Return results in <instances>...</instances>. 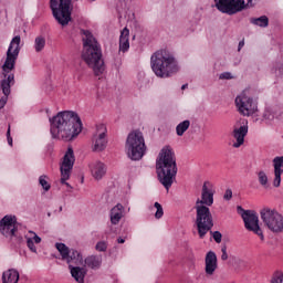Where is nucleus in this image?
I'll return each instance as SVG.
<instances>
[{
    "instance_id": "f8f14e48",
    "label": "nucleus",
    "mask_w": 283,
    "mask_h": 283,
    "mask_svg": "<svg viewBox=\"0 0 283 283\" xmlns=\"http://www.w3.org/2000/svg\"><path fill=\"white\" fill-rule=\"evenodd\" d=\"M234 103L241 116H253L258 112V102L244 93L237 96Z\"/></svg>"
},
{
    "instance_id": "a18cd8bd",
    "label": "nucleus",
    "mask_w": 283,
    "mask_h": 283,
    "mask_svg": "<svg viewBox=\"0 0 283 283\" xmlns=\"http://www.w3.org/2000/svg\"><path fill=\"white\" fill-rule=\"evenodd\" d=\"M189 87V84H184L182 86H181V90H187Z\"/></svg>"
},
{
    "instance_id": "72a5a7b5",
    "label": "nucleus",
    "mask_w": 283,
    "mask_h": 283,
    "mask_svg": "<svg viewBox=\"0 0 283 283\" xmlns=\"http://www.w3.org/2000/svg\"><path fill=\"white\" fill-rule=\"evenodd\" d=\"M271 283H283V273L274 272L271 279Z\"/></svg>"
},
{
    "instance_id": "58836bf2",
    "label": "nucleus",
    "mask_w": 283,
    "mask_h": 283,
    "mask_svg": "<svg viewBox=\"0 0 283 283\" xmlns=\"http://www.w3.org/2000/svg\"><path fill=\"white\" fill-rule=\"evenodd\" d=\"M221 260L227 261L229 260V254L227 253V244L221 245Z\"/></svg>"
},
{
    "instance_id": "7c9ffc66",
    "label": "nucleus",
    "mask_w": 283,
    "mask_h": 283,
    "mask_svg": "<svg viewBox=\"0 0 283 283\" xmlns=\"http://www.w3.org/2000/svg\"><path fill=\"white\" fill-rule=\"evenodd\" d=\"M39 184L44 189V191H50V189L52 188L50 182H48V176H45V175H42L39 177Z\"/></svg>"
},
{
    "instance_id": "c9c22d12",
    "label": "nucleus",
    "mask_w": 283,
    "mask_h": 283,
    "mask_svg": "<svg viewBox=\"0 0 283 283\" xmlns=\"http://www.w3.org/2000/svg\"><path fill=\"white\" fill-rule=\"evenodd\" d=\"M95 249H96V251H99V252L107 251V242H105V241L97 242L95 245Z\"/></svg>"
},
{
    "instance_id": "aec40b11",
    "label": "nucleus",
    "mask_w": 283,
    "mask_h": 283,
    "mask_svg": "<svg viewBox=\"0 0 283 283\" xmlns=\"http://www.w3.org/2000/svg\"><path fill=\"white\" fill-rule=\"evenodd\" d=\"M249 134V125H242L239 128H234L232 132L233 138L237 140L233 144V147L238 149V147H242L244 145V137Z\"/></svg>"
},
{
    "instance_id": "37998d69",
    "label": "nucleus",
    "mask_w": 283,
    "mask_h": 283,
    "mask_svg": "<svg viewBox=\"0 0 283 283\" xmlns=\"http://www.w3.org/2000/svg\"><path fill=\"white\" fill-rule=\"evenodd\" d=\"M243 48H244V40L239 42L238 52H240V50H242Z\"/></svg>"
},
{
    "instance_id": "4be33fe9",
    "label": "nucleus",
    "mask_w": 283,
    "mask_h": 283,
    "mask_svg": "<svg viewBox=\"0 0 283 283\" xmlns=\"http://www.w3.org/2000/svg\"><path fill=\"white\" fill-rule=\"evenodd\" d=\"M84 264L85 266H87V269H92L93 271H98V269H101V266L103 265V256L102 255H88L85 260H84Z\"/></svg>"
},
{
    "instance_id": "4c0bfd02",
    "label": "nucleus",
    "mask_w": 283,
    "mask_h": 283,
    "mask_svg": "<svg viewBox=\"0 0 283 283\" xmlns=\"http://www.w3.org/2000/svg\"><path fill=\"white\" fill-rule=\"evenodd\" d=\"M219 78L221 81H231V78H233V75L231 74V72H223L219 75Z\"/></svg>"
},
{
    "instance_id": "a211bd4d",
    "label": "nucleus",
    "mask_w": 283,
    "mask_h": 283,
    "mask_svg": "<svg viewBox=\"0 0 283 283\" xmlns=\"http://www.w3.org/2000/svg\"><path fill=\"white\" fill-rule=\"evenodd\" d=\"M274 168V179L273 187H280L282 185V174H283V156H276L272 160Z\"/></svg>"
},
{
    "instance_id": "20e7f679",
    "label": "nucleus",
    "mask_w": 283,
    "mask_h": 283,
    "mask_svg": "<svg viewBox=\"0 0 283 283\" xmlns=\"http://www.w3.org/2000/svg\"><path fill=\"white\" fill-rule=\"evenodd\" d=\"M83 52L82 59L88 67H92L95 76H101L105 72V62L103 61V51L96 38L90 31H83Z\"/></svg>"
},
{
    "instance_id": "79ce46f5",
    "label": "nucleus",
    "mask_w": 283,
    "mask_h": 283,
    "mask_svg": "<svg viewBox=\"0 0 283 283\" xmlns=\"http://www.w3.org/2000/svg\"><path fill=\"white\" fill-rule=\"evenodd\" d=\"M7 140H8V145L12 147V136H10V127L8 128V132H7Z\"/></svg>"
},
{
    "instance_id": "cd10ccee",
    "label": "nucleus",
    "mask_w": 283,
    "mask_h": 283,
    "mask_svg": "<svg viewBox=\"0 0 283 283\" xmlns=\"http://www.w3.org/2000/svg\"><path fill=\"white\" fill-rule=\"evenodd\" d=\"M189 127H191V120L186 119L184 122H180L176 126V134H177V136H185V132H187V129H189Z\"/></svg>"
},
{
    "instance_id": "f03ea898",
    "label": "nucleus",
    "mask_w": 283,
    "mask_h": 283,
    "mask_svg": "<svg viewBox=\"0 0 283 283\" xmlns=\"http://www.w3.org/2000/svg\"><path fill=\"white\" fill-rule=\"evenodd\" d=\"M19 52H21V35H15L9 44L6 61L1 66L3 78L0 82V109L6 107L11 87L14 85V75L11 72L17 65Z\"/></svg>"
},
{
    "instance_id": "4468645a",
    "label": "nucleus",
    "mask_w": 283,
    "mask_h": 283,
    "mask_svg": "<svg viewBox=\"0 0 283 283\" xmlns=\"http://www.w3.org/2000/svg\"><path fill=\"white\" fill-rule=\"evenodd\" d=\"M55 249H57L61 259L69 264V266H72V264H75L78 266V264H83V254L74 249H69L65 243H55Z\"/></svg>"
},
{
    "instance_id": "f3484780",
    "label": "nucleus",
    "mask_w": 283,
    "mask_h": 283,
    "mask_svg": "<svg viewBox=\"0 0 283 283\" xmlns=\"http://www.w3.org/2000/svg\"><path fill=\"white\" fill-rule=\"evenodd\" d=\"M107 147V127L104 124L96 126L93 135V151H104Z\"/></svg>"
},
{
    "instance_id": "09e8293b",
    "label": "nucleus",
    "mask_w": 283,
    "mask_h": 283,
    "mask_svg": "<svg viewBox=\"0 0 283 283\" xmlns=\"http://www.w3.org/2000/svg\"><path fill=\"white\" fill-rule=\"evenodd\" d=\"M92 1H96V0H92Z\"/></svg>"
},
{
    "instance_id": "7ed1b4c3",
    "label": "nucleus",
    "mask_w": 283,
    "mask_h": 283,
    "mask_svg": "<svg viewBox=\"0 0 283 283\" xmlns=\"http://www.w3.org/2000/svg\"><path fill=\"white\" fill-rule=\"evenodd\" d=\"M156 171L159 182L167 191L171 189V185L176 180L178 166L176 165V154L170 146H165L156 159Z\"/></svg>"
},
{
    "instance_id": "a878e982",
    "label": "nucleus",
    "mask_w": 283,
    "mask_h": 283,
    "mask_svg": "<svg viewBox=\"0 0 283 283\" xmlns=\"http://www.w3.org/2000/svg\"><path fill=\"white\" fill-rule=\"evenodd\" d=\"M2 283H19V271L9 269L2 273Z\"/></svg>"
},
{
    "instance_id": "ea45409f",
    "label": "nucleus",
    "mask_w": 283,
    "mask_h": 283,
    "mask_svg": "<svg viewBox=\"0 0 283 283\" xmlns=\"http://www.w3.org/2000/svg\"><path fill=\"white\" fill-rule=\"evenodd\" d=\"M233 198V191L231 189H227L223 195V200H231Z\"/></svg>"
},
{
    "instance_id": "de8ad7c7",
    "label": "nucleus",
    "mask_w": 283,
    "mask_h": 283,
    "mask_svg": "<svg viewBox=\"0 0 283 283\" xmlns=\"http://www.w3.org/2000/svg\"><path fill=\"white\" fill-rule=\"evenodd\" d=\"M279 71L282 72V67H279Z\"/></svg>"
},
{
    "instance_id": "423d86ee",
    "label": "nucleus",
    "mask_w": 283,
    "mask_h": 283,
    "mask_svg": "<svg viewBox=\"0 0 283 283\" xmlns=\"http://www.w3.org/2000/svg\"><path fill=\"white\" fill-rule=\"evenodd\" d=\"M125 148L130 160H140L147 151L145 136H143V133L140 130L129 133L126 139Z\"/></svg>"
},
{
    "instance_id": "393cba45",
    "label": "nucleus",
    "mask_w": 283,
    "mask_h": 283,
    "mask_svg": "<svg viewBox=\"0 0 283 283\" xmlns=\"http://www.w3.org/2000/svg\"><path fill=\"white\" fill-rule=\"evenodd\" d=\"M129 50V29L124 28L119 35V52H127Z\"/></svg>"
},
{
    "instance_id": "9d476101",
    "label": "nucleus",
    "mask_w": 283,
    "mask_h": 283,
    "mask_svg": "<svg viewBox=\"0 0 283 283\" xmlns=\"http://www.w3.org/2000/svg\"><path fill=\"white\" fill-rule=\"evenodd\" d=\"M237 211L240 213L245 229L259 235L261 240H264V233L262 232V228H260V217L258 212H255V210H244L242 206H238Z\"/></svg>"
},
{
    "instance_id": "6e6552de",
    "label": "nucleus",
    "mask_w": 283,
    "mask_h": 283,
    "mask_svg": "<svg viewBox=\"0 0 283 283\" xmlns=\"http://www.w3.org/2000/svg\"><path fill=\"white\" fill-rule=\"evenodd\" d=\"M197 211L196 226L199 237L202 239L213 229V214L207 206H195Z\"/></svg>"
},
{
    "instance_id": "39448f33",
    "label": "nucleus",
    "mask_w": 283,
    "mask_h": 283,
    "mask_svg": "<svg viewBox=\"0 0 283 283\" xmlns=\"http://www.w3.org/2000/svg\"><path fill=\"white\" fill-rule=\"evenodd\" d=\"M150 66L158 78H169V76H174L180 70L178 61L167 50L155 52L150 57Z\"/></svg>"
},
{
    "instance_id": "2f4dec72",
    "label": "nucleus",
    "mask_w": 283,
    "mask_h": 283,
    "mask_svg": "<svg viewBox=\"0 0 283 283\" xmlns=\"http://www.w3.org/2000/svg\"><path fill=\"white\" fill-rule=\"evenodd\" d=\"M263 118L272 123V120H275V112L271 108H266L263 113Z\"/></svg>"
},
{
    "instance_id": "c756f323",
    "label": "nucleus",
    "mask_w": 283,
    "mask_h": 283,
    "mask_svg": "<svg viewBox=\"0 0 283 283\" xmlns=\"http://www.w3.org/2000/svg\"><path fill=\"white\" fill-rule=\"evenodd\" d=\"M258 178L261 187H266V185H269V176H266L264 170L258 172Z\"/></svg>"
},
{
    "instance_id": "0eeeda50",
    "label": "nucleus",
    "mask_w": 283,
    "mask_h": 283,
    "mask_svg": "<svg viewBox=\"0 0 283 283\" xmlns=\"http://www.w3.org/2000/svg\"><path fill=\"white\" fill-rule=\"evenodd\" d=\"M50 9L55 21L62 28H65L72 21V10H74L72 0H50Z\"/></svg>"
},
{
    "instance_id": "473e14b6",
    "label": "nucleus",
    "mask_w": 283,
    "mask_h": 283,
    "mask_svg": "<svg viewBox=\"0 0 283 283\" xmlns=\"http://www.w3.org/2000/svg\"><path fill=\"white\" fill-rule=\"evenodd\" d=\"M154 207H155V209H157V211L155 213V218L157 220H160V218H163V216H165V211L163 210V206L159 202H155Z\"/></svg>"
},
{
    "instance_id": "ddd939ff",
    "label": "nucleus",
    "mask_w": 283,
    "mask_h": 283,
    "mask_svg": "<svg viewBox=\"0 0 283 283\" xmlns=\"http://www.w3.org/2000/svg\"><path fill=\"white\" fill-rule=\"evenodd\" d=\"M75 161H76V158L74 157V149H72V147H69L63 157V161L60 166V171H61V184L65 185L66 187H70V189H72V186H70L67 180H70V174H72V169H74Z\"/></svg>"
},
{
    "instance_id": "49530a36",
    "label": "nucleus",
    "mask_w": 283,
    "mask_h": 283,
    "mask_svg": "<svg viewBox=\"0 0 283 283\" xmlns=\"http://www.w3.org/2000/svg\"><path fill=\"white\" fill-rule=\"evenodd\" d=\"M60 211H63V207H60Z\"/></svg>"
},
{
    "instance_id": "c03bdc74",
    "label": "nucleus",
    "mask_w": 283,
    "mask_h": 283,
    "mask_svg": "<svg viewBox=\"0 0 283 283\" xmlns=\"http://www.w3.org/2000/svg\"><path fill=\"white\" fill-rule=\"evenodd\" d=\"M117 243H118V244H125V239H123V238L119 237V238L117 239Z\"/></svg>"
},
{
    "instance_id": "e433bc0d",
    "label": "nucleus",
    "mask_w": 283,
    "mask_h": 283,
    "mask_svg": "<svg viewBox=\"0 0 283 283\" xmlns=\"http://www.w3.org/2000/svg\"><path fill=\"white\" fill-rule=\"evenodd\" d=\"M27 245H28V249L32 251V253H36V247L34 245V241L32 238L27 239Z\"/></svg>"
},
{
    "instance_id": "1a4fd4ad",
    "label": "nucleus",
    "mask_w": 283,
    "mask_h": 283,
    "mask_svg": "<svg viewBox=\"0 0 283 283\" xmlns=\"http://www.w3.org/2000/svg\"><path fill=\"white\" fill-rule=\"evenodd\" d=\"M263 224L272 233H283V216L275 209L263 208L260 210Z\"/></svg>"
},
{
    "instance_id": "f257e3e1",
    "label": "nucleus",
    "mask_w": 283,
    "mask_h": 283,
    "mask_svg": "<svg viewBox=\"0 0 283 283\" xmlns=\"http://www.w3.org/2000/svg\"><path fill=\"white\" fill-rule=\"evenodd\" d=\"M50 120V132L52 138H62V140H74L83 132V122L78 114L73 111H62Z\"/></svg>"
},
{
    "instance_id": "a19ab883",
    "label": "nucleus",
    "mask_w": 283,
    "mask_h": 283,
    "mask_svg": "<svg viewBox=\"0 0 283 283\" xmlns=\"http://www.w3.org/2000/svg\"><path fill=\"white\" fill-rule=\"evenodd\" d=\"M29 233L33 234V238H31L35 244H41V237H39L36 233H34L33 231H29Z\"/></svg>"
},
{
    "instance_id": "2eb2a0df",
    "label": "nucleus",
    "mask_w": 283,
    "mask_h": 283,
    "mask_svg": "<svg viewBox=\"0 0 283 283\" xmlns=\"http://www.w3.org/2000/svg\"><path fill=\"white\" fill-rule=\"evenodd\" d=\"M17 231L19 228L17 227V216L7 214L0 220V233L4 235V238H17Z\"/></svg>"
},
{
    "instance_id": "6ab92c4d",
    "label": "nucleus",
    "mask_w": 283,
    "mask_h": 283,
    "mask_svg": "<svg viewBox=\"0 0 283 283\" xmlns=\"http://www.w3.org/2000/svg\"><path fill=\"white\" fill-rule=\"evenodd\" d=\"M205 264L206 275H213V273H216V270L218 269V255H216V252L209 251L206 254Z\"/></svg>"
},
{
    "instance_id": "c85d7f7f",
    "label": "nucleus",
    "mask_w": 283,
    "mask_h": 283,
    "mask_svg": "<svg viewBox=\"0 0 283 283\" xmlns=\"http://www.w3.org/2000/svg\"><path fill=\"white\" fill-rule=\"evenodd\" d=\"M44 49H45V38L42 35L36 36L34 41L35 52H43Z\"/></svg>"
},
{
    "instance_id": "f704fd0d",
    "label": "nucleus",
    "mask_w": 283,
    "mask_h": 283,
    "mask_svg": "<svg viewBox=\"0 0 283 283\" xmlns=\"http://www.w3.org/2000/svg\"><path fill=\"white\" fill-rule=\"evenodd\" d=\"M214 242H217V244H220V242H222V233L220 231H210Z\"/></svg>"
},
{
    "instance_id": "5701e85b",
    "label": "nucleus",
    "mask_w": 283,
    "mask_h": 283,
    "mask_svg": "<svg viewBox=\"0 0 283 283\" xmlns=\"http://www.w3.org/2000/svg\"><path fill=\"white\" fill-rule=\"evenodd\" d=\"M69 269L75 282L85 283V275H87V270H85V268L69 265Z\"/></svg>"
},
{
    "instance_id": "9b49d317",
    "label": "nucleus",
    "mask_w": 283,
    "mask_h": 283,
    "mask_svg": "<svg viewBox=\"0 0 283 283\" xmlns=\"http://www.w3.org/2000/svg\"><path fill=\"white\" fill-rule=\"evenodd\" d=\"M247 6L248 8L253 6V0H248V3L244 0H218L216 3L217 10L222 14H229V17L242 12Z\"/></svg>"
},
{
    "instance_id": "b1692460",
    "label": "nucleus",
    "mask_w": 283,
    "mask_h": 283,
    "mask_svg": "<svg viewBox=\"0 0 283 283\" xmlns=\"http://www.w3.org/2000/svg\"><path fill=\"white\" fill-rule=\"evenodd\" d=\"M123 205L117 203L114 208L111 209L109 218L112 224H118L123 220Z\"/></svg>"
},
{
    "instance_id": "dca6fc26",
    "label": "nucleus",
    "mask_w": 283,
    "mask_h": 283,
    "mask_svg": "<svg viewBox=\"0 0 283 283\" xmlns=\"http://www.w3.org/2000/svg\"><path fill=\"white\" fill-rule=\"evenodd\" d=\"M214 193L213 184L211 181H205L201 188V199L198 198L196 200L195 207H212Z\"/></svg>"
},
{
    "instance_id": "412c9836",
    "label": "nucleus",
    "mask_w": 283,
    "mask_h": 283,
    "mask_svg": "<svg viewBox=\"0 0 283 283\" xmlns=\"http://www.w3.org/2000/svg\"><path fill=\"white\" fill-rule=\"evenodd\" d=\"M91 172L95 180H102L103 176L107 174V166L102 161H95L91 164Z\"/></svg>"
},
{
    "instance_id": "bb28decb",
    "label": "nucleus",
    "mask_w": 283,
    "mask_h": 283,
    "mask_svg": "<svg viewBox=\"0 0 283 283\" xmlns=\"http://www.w3.org/2000/svg\"><path fill=\"white\" fill-rule=\"evenodd\" d=\"M252 25H258L259 28H269V17L261 15L260 18L250 19Z\"/></svg>"
}]
</instances>
